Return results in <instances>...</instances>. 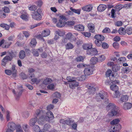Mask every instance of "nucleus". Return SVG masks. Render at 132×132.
Here are the masks:
<instances>
[{"label": "nucleus", "mask_w": 132, "mask_h": 132, "mask_svg": "<svg viewBox=\"0 0 132 132\" xmlns=\"http://www.w3.org/2000/svg\"><path fill=\"white\" fill-rule=\"evenodd\" d=\"M46 114L45 111L43 110H37L36 111V116H40L39 117L38 120V122L39 124L40 125H43L45 123V121L50 122V120L53 119L54 118L52 113L51 112H48Z\"/></svg>", "instance_id": "nucleus-1"}, {"label": "nucleus", "mask_w": 132, "mask_h": 132, "mask_svg": "<svg viewBox=\"0 0 132 132\" xmlns=\"http://www.w3.org/2000/svg\"><path fill=\"white\" fill-rule=\"evenodd\" d=\"M119 109V108L116 107L114 104L111 103H109L106 107V109L107 111H111V116H115L117 114H119L120 111Z\"/></svg>", "instance_id": "nucleus-2"}, {"label": "nucleus", "mask_w": 132, "mask_h": 132, "mask_svg": "<svg viewBox=\"0 0 132 132\" xmlns=\"http://www.w3.org/2000/svg\"><path fill=\"white\" fill-rule=\"evenodd\" d=\"M106 97L105 93L101 92L96 94V99L97 101H101L102 100L105 99Z\"/></svg>", "instance_id": "nucleus-3"}, {"label": "nucleus", "mask_w": 132, "mask_h": 132, "mask_svg": "<svg viewBox=\"0 0 132 132\" xmlns=\"http://www.w3.org/2000/svg\"><path fill=\"white\" fill-rule=\"evenodd\" d=\"M98 53V52L97 50L94 48H91L89 49L87 51V54L90 56H92L93 55H96Z\"/></svg>", "instance_id": "nucleus-4"}, {"label": "nucleus", "mask_w": 132, "mask_h": 132, "mask_svg": "<svg viewBox=\"0 0 132 132\" xmlns=\"http://www.w3.org/2000/svg\"><path fill=\"white\" fill-rule=\"evenodd\" d=\"M87 68H85L84 70V72L85 76H87L91 75L93 73V71L89 65H86Z\"/></svg>", "instance_id": "nucleus-5"}, {"label": "nucleus", "mask_w": 132, "mask_h": 132, "mask_svg": "<svg viewBox=\"0 0 132 132\" xmlns=\"http://www.w3.org/2000/svg\"><path fill=\"white\" fill-rule=\"evenodd\" d=\"M12 59V57L10 55L6 56L2 60V64L5 66L8 61H11Z\"/></svg>", "instance_id": "nucleus-6"}, {"label": "nucleus", "mask_w": 132, "mask_h": 132, "mask_svg": "<svg viewBox=\"0 0 132 132\" xmlns=\"http://www.w3.org/2000/svg\"><path fill=\"white\" fill-rule=\"evenodd\" d=\"M36 113V112H35ZM36 113L35 114L34 116L35 117V118H33L30 119L29 122V124L31 126H33L35 125V124L37 122V117L38 116H36ZM38 116L41 117L40 116Z\"/></svg>", "instance_id": "nucleus-7"}, {"label": "nucleus", "mask_w": 132, "mask_h": 132, "mask_svg": "<svg viewBox=\"0 0 132 132\" xmlns=\"http://www.w3.org/2000/svg\"><path fill=\"white\" fill-rule=\"evenodd\" d=\"M77 80H75L69 83V86L70 88L72 89L75 88L76 87H77L79 85V83L77 81Z\"/></svg>", "instance_id": "nucleus-8"}, {"label": "nucleus", "mask_w": 132, "mask_h": 132, "mask_svg": "<svg viewBox=\"0 0 132 132\" xmlns=\"http://www.w3.org/2000/svg\"><path fill=\"white\" fill-rule=\"evenodd\" d=\"M12 92L15 95V96L16 97V99L17 100H18L22 94V90H20L18 92L17 91L16 93L14 90L13 89Z\"/></svg>", "instance_id": "nucleus-9"}, {"label": "nucleus", "mask_w": 132, "mask_h": 132, "mask_svg": "<svg viewBox=\"0 0 132 132\" xmlns=\"http://www.w3.org/2000/svg\"><path fill=\"white\" fill-rule=\"evenodd\" d=\"M7 126V128L11 129L12 130H15L16 126L14 122L11 121L8 123Z\"/></svg>", "instance_id": "nucleus-10"}, {"label": "nucleus", "mask_w": 132, "mask_h": 132, "mask_svg": "<svg viewBox=\"0 0 132 132\" xmlns=\"http://www.w3.org/2000/svg\"><path fill=\"white\" fill-rule=\"evenodd\" d=\"M87 27L90 32L92 33L94 32L95 25L94 24L91 23H89L88 24Z\"/></svg>", "instance_id": "nucleus-11"}, {"label": "nucleus", "mask_w": 132, "mask_h": 132, "mask_svg": "<svg viewBox=\"0 0 132 132\" xmlns=\"http://www.w3.org/2000/svg\"><path fill=\"white\" fill-rule=\"evenodd\" d=\"M32 17L34 19L37 20H41L42 19V16L40 14L34 13L32 15Z\"/></svg>", "instance_id": "nucleus-12"}, {"label": "nucleus", "mask_w": 132, "mask_h": 132, "mask_svg": "<svg viewBox=\"0 0 132 132\" xmlns=\"http://www.w3.org/2000/svg\"><path fill=\"white\" fill-rule=\"evenodd\" d=\"M74 28L75 29L79 31H83L84 30V27L80 24L75 26Z\"/></svg>", "instance_id": "nucleus-13"}, {"label": "nucleus", "mask_w": 132, "mask_h": 132, "mask_svg": "<svg viewBox=\"0 0 132 132\" xmlns=\"http://www.w3.org/2000/svg\"><path fill=\"white\" fill-rule=\"evenodd\" d=\"M132 107V104L130 103H126L124 104L123 108L125 110H129Z\"/></svg>", "instance_id": "nucleus-14"}, {"label": "nucleus", "mask_w": 132, "mask_h": 132, "mask_svg": "<svg viewBox=\"0 0 132 132\" xmlns=\"http://www.w3.org/2000/svg\"><path fill=\"white\" fill-rule=\"evenodd\" d=\"M112 72V71L111 70H108L106 72V76L107 77H110L109 78L110 79L111 78L112 79H112H113L114 78V74H112L111 75V74Z\"/></svg>", "instance_id": "nucleus-15"}, {"label": "nucleus", "mask_w": 132, "mask_h": 132, "mask_svg": "<svg viewBox=\"0 0 132 132\" xmlns=\"http://www.w3.org/2000/svg\"><path fill=\"white\" fill-rule=\"evenodd\" d=\"M106 6L105 5L101 4L98 7L97 9L100 12H102L106 9Z\"/></svg>", "instance_id": "nucleus-16"}, {"label": "nucleus", "mask_w": 132, "mask_h": 132, "mask_svg": "<svg viewBox=\"0 0 132 132\" xmlns=\"http://www.w3.org/2000/svg\"><path fill=\"white\" fill-rule=\"evenodd\" d=\"M92 7L90 5H88L83 7L82 9L84 11H90L92 9Z\"/></svg>", "instance_id": "nucleus-17"}, {"label": "nucleus", "mask_w": 132, "mask_h": 132, "mask_svg": "<svg viewBox=\"0 0 132 132\" xmlns=\"http://www.w3.org/2000/svg\"><path fill=\"white\" fill-rule=\"evenodd\" d=\"M94 38L96 40L102 41L104 40V36L101 35H97L95 36Z\"/></svg>", "instance_id": "nucleus-18"}, {"label": "nucleus", "mask_w": 132, "mask_h": 132, "mask_svg": "<svg viewBox=\"0 0 132 132\" xmlns=\"http://www.w3.org/2000/svg\"><path fill=\"white\" fill-rule=\"evenodd\" d=\"M128 99V96L126 95H122L121 96L120 99V101L122 102H126Z\"/></svg>", "instance_id": "nucleus-19"}, {"label": "nucleus", "mask_w": 132, "mask_h": 132, "mask_svg": "<svg viewBox=\"0 0 132 132\" xmlns=\"http://www.w3.org/2000/svg\"><path fill=\"white\" fill-rule=\"evenodd\" d=\"M65 24V21L59 20V22L56 24V26L58 27L61 28L64 27Z\"/></svg>", "instance_id": "nucleus-20"}, {"label": "nucleus", "mask_w": 132, "mask_h": 132, "mask_svg": "<svg viewBox=\"0 0 132 132\" xmlns=\"http://www.w3.org/2000/svg\"><path fill=\"white\" fill-rule=\"evenodd\" d=\"M42 33L43 37H46L48 36L50 34V31L48 29H46L42 31Z\"/></svg>", "instance_id": "nucleus-21"}, {"label": "nucleus", "mask_w": 132, "mask_h": 132, "mask_svg": "<svg viewBox=\"0 0 132 132\" xmlns=\"http://www.w3.org/2000/svg\"><path fill=\"white\" fill-rule=\"evenodd\" d=\"M120 67L119 65L116 64L113 65L112 67V69L113 71L117 72L119 70Z\"/></svg>", "instance_id": "nucleus-22"}, {"label": "nucleus", "mask_w": 132, "mask_h": 132, "mask_svg": "<svg viewBox=\"0 0 132 132\" xmlns=\"http://www.w3.org/2000/svg\"><path fill=\"white\" fill-rule=\"evenodd\" d=\"M112 128L115 130H117V131L118 132L119 130L121 129V127L120 124H118L115 125L114 126L112 127Z\"/></svg>", "instance_id": "nucleus-23"}, {"label": "nucleus", "mask_w": 132, "mask_h": 132, "mask_svg": "<svg viewBox=\"0 0 132 132\" xmlns=\"http://www.w3.org/2000/svg\"><path fill=\"white\" fill-rule=\"evenodd\" d=\"M92 45L91 44H84L83 45V48L84 50H87V51L89 49L92 47Z\"/></svg>", "instance_id": "nucleus-24"}, {"label": "nucleus", "mask_w": 132, "mask_h": 132, "mask_svg": "<svg viewBox=\"0 0 132 132\" xmlns=\"http://www.w3.org/2000/svg\"><path fill=\"white\" fill-rule=\"evenodd\" d=\"M52 80L51 79L47 78L44 80L43 82V83L44 84L47 85L51 83L52 82Z\"/></svg>", "instance_id": "nucleus-25"}, {"label": "nucleus", "mask_w": 132, "mask_h": 132, "mask_svg": "<svg viewBox=\"0 0 132 132\" xmlns=\"http://www.w3.org/2000/svg\"><path fill=\"white\" fill-rule=\"evenodd\" d=\"M25 56V54L24 51L21 50L19 53V57L21 59H24Z\"/></svg>", "instance_id": "nucleus-26"}, {"label": "nucleus", "mask_w": 132, "mask_h": 132, "mask_svg": "<svg viewBox=\"0 0 132 132\" xmlns=\"http://www.w3.org/2000/svg\"><path fill=\"white\" fill-rule=\"evenodd\" d=\"M86 87L87 88L88 90L93 89V88H95V85L94 84H88L86 86Z\"/></svg>", "instance_id": "nucleus-27"}, {"label": "nucleus", "mask_w": 132, "mask_h": 132, "mask_svg": "<svg viewBox=\"0 0 132 132\" xmlns=\"http://www.w3.org/2000/svg\"><path fill=\"white\" fill-rule=\"evenodd\" d=\"M77 78L72 77L68 76L67 78V79L69 82H71L75 80H77Z\"/></svg>", "instance_id": "nucleus-28"}, {"label": "nucleus", "mask_w": 132, "mask_h": 132, "mask_svg": "<svg viewBox=\"0 0 132 132\" xmlns=\"http://www.w3.org/2000/svg\"><path fill=\"white\" fill-rule=\"evenodd\" d=\"M126 33L128 35H130L132 34V27H128L125 30Z\"/></svg>", "instance_id": "nucleus-29"}, {"label": "nucleus", "mask_w": 132, "mask_h": 132, "mask_svg": "<svg viewBox=\"0 0 132 132\" xmlns=\"http://www.w3.org/2000/svg\"><path fill=\"white\" fill-rule=\"evenodd\" d=\"M37 43L36 39H32L30 43V45L32 47H34L35 46Z\"/></svg>", "instance_id": "nucleus-30"}, {"label": "nucleus", "mask_w": 132, "mask_h": 132, "mask_svg": "<svg viewBox=\"0 0 132 132\" xmlns=\"http://www.w3.org/2000/svg\"><path fill=\"white\" fill-rule=\"evenodd\" d=\"M74 47L73 45L70 43L67 44L65 46V48L66 49H72Z\"/></svg>", "instance_id": "nucleus-31"}, {"label": "nucleus", "mask_w": 132, "mask_h": 132, "mask_svg": "<svg viewBox=\"0 0 132 132\" xmlns=\"http://www.w3.org/2000/svg\"><path fill=\"white\" fill-rule=\"evenodd\" d=\"M51 127L50 125L48 123L45 124L43 128L45 130L50 131L51 129Z\"/></svg>", "instance_id": "nucleus-32"}, {"label": "nucleus", "mask_w": 132, "mask_h": 132, "mask_svg": "<svg viewBox=\"0 0 132 132\" xmlns=\"http://www.w3.org/2000/svg\"><path fill=\"white\" fill-rule=\"evenodd\" d=\"M96 90L95 88H93V89H88L87 93L89 95H92L95 93Z\"/></svg>", "instance_id": "nucleus-33"}, {"label": "nucleus", "mask_w": 132, "mask_h": 132, "mask_svg": "<svg viewBox=\"0 0 132 132\" xmlns=\"http://www.w3.org/2000/svg\"><path fill=\"white\" fill-rule=\"evenodd\" d=\"M110 88L112 90L115 91V92L118 91V87L116 85H112L110 86Z\"/></svg>", "instance_id": "nucleus-34"}, {"label": "nucleus", "mask_w": 132, "mask_h": 132, "mask_svg": "<svg viewBox=\"0 0 132 132\" xmlns=\"http://www.w3.org/2000/svg\"><path fill=\"white\" fill-rule=\"evenodd\" d=\"M125 30L124 28L121 27L119 29L118 31L119 34L121 35H124L126 33Z\"/></svg>", "instance_id": "nucleus-35"}, {"label": "nucleus", "mask_w": 132, "mask_h": 132, "mask_svg": "<svg viewBox=\"0 0 132 132\" xmlns=\"http://www.w3.org/2000/svg\"><path fill=\"white\" fill-rule=\"evenodd\" d=\"M33 129L34 132H39L40 130L39 126L37 125L34 126H33Z\"/></svg>", "instance_id": "nucleus-36"}, {"label": "nucleus", "mask_w": 132, "mask_h": 132, "mask_svg": "<svg viewBox=\"0 0 132 132\" xmlns=\"http://www.w3.org/2000/svg\"><path fill=\"white\" fill-rule=\"evenodd\" d=\"M98 59L96 57H92L90 60V62L93 64H95L98 61Z\"/></svg>", "instance_id": "nucleus-37"}, {"label": "nucleus", "mask_w": 132, "mask_h": 132, "mask_svg": "<svg viewBox=\"0 0 132 132\" xmlns=\"http://www.w3.org/2000/svg\"><path fill=\"white\" fill-rule=\"evenodd\" d=\"M70 9L71 11L76 13L79 14L80 13V10L79 9H73L72 7L70 8Z\"/></svg>", "instance_id": "nucleus-38"}, {"label": "nucleus", "mask_w": 132, "mask_h": 132, "mask_svg": "<svg viewBox=\"0 0 132 132\" xmlns=\"http://www.w3.org/2000/svg\"><path fill=\"white\" fill-rule=\"evenodd\" d=\"M120 122V120L119 119H116L113 120L110 122L111 125H116Z\"/></svg>", "instance_id": "nucleus-39"}, {"label": "nucleus", "mask_w": 132, "mask_h": 132, "mask_svg": "<svg viewBox=\"0 0 132 132\" xmlns=\"http://www.w3.org/2000/svg\"><path fill=\"white\" fill-rule=\"evenodd\" d=\"M124 7V6L123 5L121 4H119L115 6V8L117 10L119 11Z\"/></svg>", "instance_id": "nucleus-40"}, {"label": "nucleus", "mask_w": 132, "mask_h": 132, "mask_svg": "<svg viewBox=\"0 0 132 132\" xmlns=\"http://www.w3.org/2000/svg\"><path fill=\"white\" fill-rule=\"evenodd\" d=\"M16 132H23L21 126L18 125L16 126Z\"/></svg>", "instance_id": "nucleus-41"}, {"label": "nucleus", "mask_w": 132, "mask_h": 132, "mask_svg": "<svg viewBox=\"0 0 132 132\" xmlns=\"http://www.w3.org/2000/svg\"><path fill=\"white\" fill-rule=\"evenodd\" d=\"M31 81L34 83H36V84H37L39 83L40 81V80L39 79L34 78L32 79L31 80Z\"/></svg>", "instance_id": "nucleus-42"}, {"label": "nucleus", "mask_w": 132, "mask_h": 132, "mask_svg": "<svg viewBox=\"0 0 132 132\" xmlns=\"http://www.w3.org/2000/svg\"><path fill=\"white\" fill-rule=\"evenodd\" d=\"M32 53L35 56H38L39 55V54L38 53V52L36 49H33L32 50Z\"/></svg>", "instance_id": "nucleus-43"}, {"label": "nucleus", "mask_w": 132, "mask_h": 132, "mask_svg": "<svg viewBox=\"0 0 132 132\" xmlns=\"http://www.w3.org/2000/svg\"><path fill=\"white\" fill-rule=\"evenodd\" d=\"M94 43L96 46H100L102 43V42L96 39L95 40Z\"/></svg>", "instance_id": "nucleus-44"}, {"label": "nucleus", "mask_w": 132, "mask_h": 132, "mask_svg": "<svg viewBox=\"0 0 132 132\" xmlns=\"http://www.w3.org/2000/svg\"><path fill=\"white\" fill-rule=\"evenodd\" d=\"M55 87L54 85L53 84H51L47 86V88L48 89L53 90Z\"/></svg>", "instance_id": "nucleus-45"}, {"label": "nucleus", "mask_w": 132, "mask_h": 132, "mask_svg": "<svg viewBox=\"0 0 132 132\" xmlns=\"http://www.w3.org/2000/svg\"><path fill=\"white\" fill-rule=\"evenodd\" d=\"M59 17L60 18L59 20H60L65 22L67 20V18L63 15H60Z\"/></svg>", "instance_id": "nucleus-46"}, {"label": "nucleus", "mask_w": 132, "mask_h": 132, "mask_svg": "<svg viewBox=\"0 0 132 132\" xmlns=\"http://www.w3.org/2000/svg\"><path fill=\"white\" fill-rule=\"evenodd\" d=\"M15 66L14 65H13L12 66V71L13 74L14 76H16V70H15Z\"/></svg>", "instance_id": "nucleus-47"}, {"label": "nucleus", "mask_w": 132, "mask_h": 132, "mask_svg": "<svg viewBox=\"0 0 132 132\" xmlns=\"http://www.w3.org/2000/svg\"><path fill=\"white\" fill-rule=\"evenodd\" d=\"M53 96L54 97L59 98L61 97L60 93L58 92H56L53 95Z\"/></svg>", "instance_id": "nucleus-48"}, {"label": "nucleus", "mask_w": 132, "mask_h": 132, "mask_svg": "<svg viewBox=\"0 0 132 132\" xmlns=\"http://www.w3.org/2000/svg\"><path fill=\"white\" fill-rule=\"evenodd\" d=\"M29 116V113L28 112H23L22 113V116L24 118H27Z\"/></svg>", "instance_id": "nucleus-49"}, {"label": "nucleus", "mask_w": 132, "mask_h": 132, "mask_svg": "<svg viewBox=\"0 0 132 132\" xmlns=\"http://www.w3.org/2000/svg\"><path fill=\"white\" fill-rule=\"evenodd\" d=\"M20 17L23 20L25 21H27L28 20V17L26 14H22L20 16Z\"/></svg>", "instance_id": "nucleus-50"}, {"label": "nucleus", "mask_w": 132, "mask_h": 132, "mask_svg": "<svg viewBox=\"0 0 132 132\" xmlns=\"http://www.w3.org/2000/svg\"><path fill=\"white\" fill-rule=\"evenodd\" d=\"M119 45L118 43L117 42H114L113 44V47L116 49H118L119 48Z\"/></svg>", "instance_id": "nucleus-51"}, {"label": "nucleus", "mask_w": 132, "mask_h": 132, "mask_svg": "<svg viewBox=\"0 0 132 132\" xmlns=\"http://www.w3.org/2000/svg\"><path fill=\"white\" fill-rule=\"evenodd\" d=\"M21 77L23 79H26L27 78V76L24 73H21L20 74Z\"/></svg>", "instance_id": "nucleus-52"}, {"label": "nucleus", "mask_w": 132, "mask_h": 132, "mask_svg": "<svg viewBox=\"0 0 132 132\" xmlns=\"http://www.w3.org/2000/svg\"><path fill=\"white\" fill-rule=\"evenodd\" d=\"M66 23L68 25L72 26L74 25L75 23V22L73 21H69L67 22Z\"/></svg>", "instance_id": "nucleus-53"}, {"label": "nucleus", "mask_w": 132, "mask_h": 132, "mask_svg": "<svg viewBox=\"0 0 132 132\" xmlns=\"http://www.w3.org/2000/svg\"><path fill=\"white\" fill-rule=\"evenodd\" d=\"M41 24V23H39L37 24L32 25L30 26V28L31 29H33L36 27L40 26Z\"/></svg>", "instance_id": "nucleus-54"}, {"label": "nucleus", "mask_w": 132, "mask_h": 132, "mask_svg": "<svg viewBox=\"0 0 132 132\" xmlns=\"http://www.w3.org/2000/svg\"><path fill=\"white\" fill-rule=\"evenodd\" d=\"M6 16V14L3 13L2 10H0V17L1 18H5Z\"/></svg>", "instance_id": "nucleus-55"}, {"label": "nucleus", "mask_w": 132, "mask_h": 132, "mask_svg": "<svg viewBox=\"0 0 132 132\" xmlns=\"http://www.w3.org/2000/svg\"><path fill=\"white\" fill-rule=\"evenodd\" d=\"M65 124H66L67 125H71V124L72 123V121L70 119H69L68 120H65Z\"/></svg>", "instance_id": "nucleus-56"}, {"label": "nucleus", "mask_w": 132, "mask_h": 132, "mask_svg": "<svg viewBox=\"0 0 132 132\" xmlns=\"http://www.w3.org/2000/svg\"><path fill=\"white\" fill-rule=\"evenodd\" d=\"M102 47L104 49H106L109 46L107 43L105 42H104L102 44Z\"/></svg>", "instance_id": "nucleus-57"}, {"label": "nucleus", "mask_w": 132, "mask_h": 132, "mask_svg": "<svg viewBox=\"0 0 132 132\" xmlns=\"http://www.w3.org/2000/svg\"><path fill=\"white\" fill-rule=\"evenodd\" d=\"M29 9L31 11H35L37 9V6L35 5H32L30 7Z\"/></svg>", "instance_id": "nucleus-58"}, {"label": "nucleus", "mask_w": 132, "mask_h": 132, "mask_svg": "<svg viewBox=\"0 0 132 132\" xmlns=\"http://www.w3.org/2000/svg\"><path fill=\"white\" fill-rule=\"evenodd\" d=\"M110 32V29L108 28H105L102 31L103 33H109Z\"/></svg>", "instance_id": "nucleus-59"}, {"label": "nucleus", "mask_w": 132, "mask_h": 132, "mask_svg": "<svg viewBox=\"0 0 132 132\" xmlns=\"http://www.w3.org/2000/svg\"><path fill=\"white\" fill-rule=\"evenodd\" d=\"M85 76L82 75L81 77L80 78H77V80H79L80 81H83L85 80L86 79Z\"/></svg>", "instance_id": "nucleus-60"}, {"label": "nucleus", "mask_w": 132, "mask_h": 132, "mask_svg": "<svg viewBox=\"0 0 132 132\" xmlns=\"http://www.w3.org/2000/svg\"><path fill=\"white\" fill-rule=\"evenodd\" d=\"M84 57L82 56H80L76 59V60L77 61H81L84 59Z\"/></svg>", "instance_id": "nucleus-61"}, {"label": "nucleus", "mask_w": 132, "mask_h": 132, "mask_svg": "<svg viewBox=\"0 0 132 132\" xmlns=\"http://www.w3.org/2000/svg\"><path fill=\"white\" fill-rule=\"evenodd\" d=\"M82 34L85 37H90L91 35V34L89 32H83Z\"/></svg>", "instance_id": "nucleus-62"}, {"label": "nucleus", "mask_w": 132, "mask_h": 132, "mask_svg": "<svg viewBox=\"0 0 132 132\" xmlns=\"http://www.w3.org/2000/svg\"><path fill=\"white\" fill-rule=\"evenodd\" d=\"M120 94L119 93L118 91H117L115 92L114 97L115 98H118L119 97Z\"/></svg>", "instance_id": "nucleus-63"}, {"label": "nucleus", "mask_w": 132, "mask_h": 132, "mask_svg": "<svg viewBox=\"0 0 132 132\" xmlns=\"http://www.w3.org/2000/svg\"><path fill=\"white\" fill-rule=\"evenodd\" d=\"M98 58L99 60L101 61H102L104 60L105 58V57L104 55H101Z\"/></svg>", "instance_id": "nucleus-64"}]
</instances>
